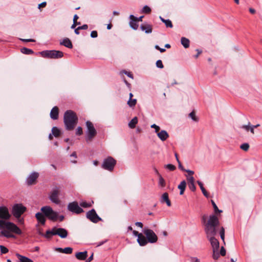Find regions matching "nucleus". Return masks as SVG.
Returning <instances> with one entry per match:
<instances>
[{
    "label": "nucleus",
    "mask_w": 262,
    "mask_h": 262,
    "mask_svg": "<svg viewBox=\"0 0 262 262\" xmlns=\"http://www.w3.org/2000/svg\"><path fill=\"white\" fill-rule=\"evenodd\" d=\"M135 225L136 226H137L138 227H139L140 228H142L143 227V224L141 223V222H136L135 223Z\"/></svg>",
    "instance_id": "nucleus-64"
},
{
    "label": "nucleus",
    "mask_w": 262,
    "mask_h": 262,
    "mask_svg": "<svg viewBox=\"0 0 262 262\" xmlns=\"http://www.w3.org/2000/svg\"><path fill=\"white\" fill-rule=\"evenodd\" d=\"M41 211L48 219L53 222L57 221L58 218V214L57 212L54 211L53 209L49 206H46L41 207Z\"/></svg>",
    "instance_id": "nucleus-5"
},
{
    "label": "nucleus",
    "mask_w": 262,
    "mask_h": 262,
    "mask_svg": "<svg viewBox=\"0 0 262 262\" xmlns=\"http://www.w3.org/2000/svg\"><path fill=\"white\" fill-rule=\"evenodd\" d=\"M197 183L199 185L203 194L205 196L208 197V193H207V191L206 190V189H205V188L204 187L203 183L200 181H198Z\"/></svg>",
    "instance_id": "nucleus-32"
},
{
    "label": "nucleus",
    "mask_w": 262,
    "mask_h": 262,
    "mask_svg": "<svg viewBox=\"0 0 262 262\" xmlns=\"http://www.w3.org/2000/svg\"><path fill=\"white\" fill-rule=\"evenodd\" d=\"M87 130L86 132L85 140L87 142L91 141L97 134L93 124L90 121H87L85 123Z\"/></svg>",
    "instance_id": "nucleus-7"
},
{
    "label": "nucleus",
    "mask_w": 262,
    "mask_h": 262,
    "mask_svg": "<svg viewBox=\"0 0 262 262\" xmlns=\"http://www.w3.org/2000/svg\"><path fill=\"white\" fill-rule=\"evenodd\" d=\"M220 234L221 236V239L223 240L224 243H225V229L224 227H221L220 231Z\"/></svg>",
    "instance_id": "nucleus-41"
},
{
    "label": "nucleus",
    "mask_w": 262,
    "mask_h": 262,
    "mask_svg": "<svg viewBox=\"0 0 262 262\" xmlns=\"http://www.w3.org/2000/svg\"><path fill=\"white\" fill-rule=\"evenodd\" d=\"M137 100L136 99H129V100L127 102V104L130 107H133L135 106Z\"/></svg>",
    "instance_id": "nucleus-38"
},
{
    "label": "nucleus",
    "mask_w": 262,
    "mask_h": 262,
    "mask_svg": "<svg viewBox=\"0 0 262 262\" xmlns=\"http://www.w3.org/2000/svg\"><path fill=\"white\" fill-rule=\"evenodd\" d=\"M179 164V168L182 171H184V170H185V169H184L183 167V166L181 164V162H179L178 163Z\"/></svg>",
    "instance_id": "nucleus-63"
},
{
    "label": "nucleus",
    "mask_w": 262,
    "mask_h": 262,
    "mask_svg": "<svg viewBox=\"0 0 262 262\" xmlns=\"http://www.w3.org/2000/svg\"><path fill=\"white\" fill-rule=\"evenodd\" d=\"M218 217L214 214L209 216V220L204 227V230L207 235H215L216 233V227L219 225Z\"/></svg>",
    "instance_id": "nucleus-3"
},
{
    "label": "nucleus",
    "mask_w": 262,
    "mask_h": 262,
    "mask_svg": "<svg viewBox=\"0 0 262 262\" xmlns=\"http://www.w3.org/2000/svg\"><path fill=\"white\" fill-rule=\"evenodd\" d=\"M21 52L26 55H30L33 53V50L25 47L21 49Z\"/></svg>",
    "instance_id": "nucleus-33"
},
{
    "label": "nucleus",
    "mask_w": 262,
    "mask_h": 262,
    "mask_svg": "<svg viewBox=\"0 0 262 262\" xmlns=\"http://www.w3.org/2000/svg\"><path fill=\"white\" fill-rule=\"evenodd\" d=\"M160 202L162 203H166L169 207L171 206V202L168 198V194L167 192H165L162 194Z\"/></svg>",
    "instance_id": "nucleus-23"
},
{
    "label": "nucleus",
    "mask_w": 262,
    "mask_h": 262,
    "mask_svg": "<svg viewBox=\"0 0 262 262\" xmlns=\"http://www.w3.org/2000/svg\"><path fill=\"white\" fill-rule=\"evenodd\" d=\"M181 42L185 48H188L189 47V40L184 37L181 38Z\"/></svg>",
    "instance_id": "nucleus-28"
},
{
    "label": "nucleus",
    "mask_w": 262,
    "mask_h": 262,
    "mask_svg": "<svg viewBox=\"0 0 262 262\" xmlns=\"http://www.w3.org/2000/svg\"><path fill=\"white\" fill-rule=\"evenodd\" d=\"M254 127H253V125H251L250 127L249 131L252 134H254Z\"/></svg>",
    "instance_id": "nucleus-62"
},
{
    "label": "nucleus",
    "mask_w": 262,
    "mask_h": 262,
    "mask_svg": "<svg viewBox=\"0 0 262 262\" xmlns=\"http://www.w3.org/2000/svg\"><path fill=\"white\" fill-rule=\"evenodd\" d=\"M83 134L82 128V127L79 126L76 129V134L77 135L80 136L81 135Z\"/></svg>",
    "instance_id": "nucleus-49"
},
{
    "label": "nucleus",
    "mask_w": 262,
    "mask_h": 262,
    "mask_svg": "<svg viewBox=\"0 0 262 262\" xmlns=\"http://www.w3.org/2000/svg\"><path fill=\"white\" fill-rule=\"evenodd\" d=\"M73 251V249L71 247H66L63 249V253L66 254H71L72 253Z\"/></svg>",
    "instance_id": "nucleus-44"
},
{
    "label": "nucleus",
    "mask_w": 262,
    "mask_h": 262,
    "mask_svg": "<svg viewBox=\"0 0 262 262\" xmlns=\"http://www.w3.org/2000/svg\"><path fill=\"white\" fill-rule=\"evenodd\" d=\"M188 186H189V189L192 191H194L196 189V187L194 185V183L188 184Z\"/></svg>",
    "instance_id": "nucleus-52"
},
{
    "label": "nucleus",
    "mask_w": 262,
    "mask_h": 262,
    "mask_svg": "<svg viewBox=\"0 0 262 262\" xmlns=\"http://www.w3.org/2000/svg\"><path fill=\"white\" fill-rule=\"evenodd\" d=\"M220 254L222 256H225L226 255V250L223 246L221 248Z\"/></svg>",
    "instance_id": "nucleus-56"
},
{
    "label": "nucleus",
    "mask_w": 262,
    "mask_h": 262,
    "mask_svg": "<svg viewBox=\"0 0 262 262\" xmlns=\"http://www.w3.org/2000/svg\"><path fill=\"white\" fill-rule=\"evenodd\" d=\"M142 13H149L151 12V9L147 6H145L143 7L142 10Z\"/></svg>",
    "instance_id": "nucleus-43"
},
{
    "label": "nucleus",
    "mask_w": 262,
    "mask_h": 262,
    "mask_svg": "<svg viewBox=\"0 0 262 262\" xmlns=\"http://www.w3.org/2000/svg\"><path fill=\"white\" fill-rule=\"evenodd\" d=\"M88 256V252L87 251H85L83 252H77L75 254V257L77 259L79 260H85L86 259V257Z\"/></svg>",
    "instance_id": "nucleus-24"
},
{
    "label": "nucleus",
    "mask_w": 262,
    "mask_h": 262,
    "mask_svg": "<svg viewBox=\"0 0 262 262\" xmlns=\"http://www.w3.org/2000/svg\"><path fill=\"white\" fill-rule=\"evenodd\" d=\"M1 255L6 254L8 252V249L3 245H0Z\"/></svg>",
    "instance_id": "nucleus-37"
},
{
    "label": "nucleus",
    "mask_w": 262,
    "mask_h": 262,
    "mask_svg": "<svg viewBox=\"0 0 262 262\" xmlns=\"http://www.w3.org/2000/svg\"><path fill=\"white\" fill-rule=\"evenodd\" d=\"M78 18V16H77V14H75L74 16L73 24V25L71 26V28L72 29H74L77 25H79L80 24V22H77Z\"/></svg>",
    "instance_id": "nucleus-34"
},
{
    "label": "nucleus",
    "mask_w": 262,
    "mask_h": 262,
    "mask_svg": "<svg viewBox=\"0 0 262 262\" xmlns=\"http://www.w3.org/2000/svg\"><path fill=\"white\" fill-rule=\"evenodd\" d=\"M138 123V118L137 117L133 118L128 123V126L130 128H134L136 127V125Z\"/></svg>",
    "instance_id": "nucleus-29"
},
{
    "label": "nucleus",
    "mask_w": 262,
    "mask_h": 262,
    "mask_svg": "<svg viewBox=\"0 0 262 262\" xmlns=\"http://www.w3.org/2000/svg\"><path fill=\"white\" fill-rule=\"evenodd\" d=\"M156 66L157 68L160 69L163 68L164 66L161 60H158L156 62Z\"/></svg>",
    "instance_id": "nucleus-45"
},
{
    "label": "nucleus",
    "mask_w": 262,
    "mask_h": 262,
    "mask_svg": "<svg viewBox=\"0 0 262 262\" xmlns=\"http://www.w3.org/2000/svg\"><path fill=\"white\" fill-rule=\"evenodd\" d=\"M151 127L153 128H155V132L156 133H157L158 132H159L160 129V127L159 126L155 124H153L152 125H151Z\"/></svg>",
    "instance_id": "nucleus-50"
},
{
    "label": "nucleus",
    "mask_w": 262,
    "mask_h": 262,
    "mask_svg": "<svg viewBox=\"0 0 262 262\" xmlns=\"http://www.w3.org/2000/svg\"><path fill=\"white\" fill-rule=\"evenodd\" d=\"M59 110L57 106L52 108L50 112V117L53 120H57L58 118Z\"/></svg>",
    "instance_id": "nucleus-21"
},
{
    "label": "nucleus",
    "mask_w": 262,
    "mask_h": 262,
    "mask_svg": "<svg viewBox=\"0 0 262 262\" xmlns=\"http://www.w3.org/2000/svg\"><path fill=\"white\" fill-rule=\"evenodd\" d=\"M240 148L244 151H247L249 148V145L248 143H245L241 145Z\"/></svg>",
    "instance_id": "nucleus-42"
},
{
    "label": "nucleus",
    "mask_w": 262,
    "mask_h": 262,
    "mask_svg": "<svg viewBox=\"0 0 262 262\" xmlns=\"http://www.w3.org/2000/svg\"><path fill=\"white\" fill-rule=\"evenodd\" d=\"M131 20L129 22L130 27L134 30H137L138 28L137 24V17H135L133 15H130L129 16Z\"/></svg>",
    "instance_id": "nucleus-18"
},
{
    "label": "nucleus",
    "mask_w": 262,
    "mask_h": 262,
    "mask_svg": "<svg viewBox=\"0 0 262 262\" xmlns=\"http://www.w3.org/2000/svg\"><path fill=\"white\" fill-rule=\"evenodd\" d=\"M47 5L46 2H42L41 4L38 5V8L39 9L40 7H45Z\"/></svg>",
    "instance_id": "nucleus-58"
},
{
    "label": "nucleus",
    "mask_w": 262,
    "mask_h": 262,
    "mask_svg": "<svg viewBox=\"0 0 262 262\" xmlns=\"http://www.w3.org/2000/svg\"><path fill=\"white\" fill-rule=\"evenodd\" d=\"M98 36L97 32L96 31H93L91 33V37L92 38H96Z\"/></svg>",
    "instance_id": "nucleus-54"
},
{
    "label": "nucleus",
    "mask_w": 262,
    "mask_h": 262,
    "mask_svg": "<svg viewBox=\"0 0 262 262\" xmlns=\"http://www.w3.org/2000/svg\"><path fill=\"white\" fill-rule=\"evenodd\" d=\"M52 135L55 137H58L60 135V130L56 126H54L52 129Z\"/></svg>",
    "instance_id": "nucleus-31"
},
{
    "label": "nucleus",
    "mask_w": 262,
    "mask_h": 262,
    "mask_svg": "<svg viewBox=\"0 0 262 262\" xmlns=\"http://www.w3.org/2000/svg\"><path fill=\"white\" fill-rule=\"evenodd\" d=\"M0 234L7 238H15L13 234L20 235L21 230L15 224L0 219Z\"/></svg>",
    "instance_id": "nucleus-1"
},
{
    "label": "nucleus",
    "mask_w": 262,
    "mask_h": 262,
    "mask_svg": "<svg viewBox=\"0 0 262 262\" xmlns=\"http://www.w3.org/2000/svg\"><path fill=\"white\" fill-rule=\"evenodd\" d=\"M207 236L209 238L213 250H219V242L214 237V235H207Z\"/></svg>",
    "instance_id": "nucleus-16"
},
{
    "label": "nucleus",
    "mask_w": 262,
    "mask_h": 262,
    "mask_svg": "<svg viewBox=\"0 0 262 262\" xmlns=\"http://www.w3.org/2000/svg\"><path fill=\"white\" fill-rule=\"evenodd\" d=\"M24 42H34L35 40L33 39H21Z\"/></svg>",
    "instance_id": "nucleus-57"
},
{
    "label": "nucleus",
    "mask_w": 262,
    "mask_h": 262,
    "mask_svg": "<svg viewBox=\"0 0 262 262\" xmlns=\"http://www.w3.org/2000/svg\"><path fill=\"white\" fill-rule=\"evenodd\" d=\"M137 242L140 246H144L147 244L148 242L146 236H144L142 233H140L137 239Z\"/></svg>",
    "instance_id": "nucleus-17"
},
{
    "label": "nucleus",
    "mask_w": 262,
    "mask_h": 262,
    "mask_svg": "<svg viewBox=\"0 0 262 262\" xmlns=\"http://www.w3.org/2000/svg\"><path fill=\"white\" fill-rule=\"evenodd\" d=\"M39 177V173L37 172H33L27 178L26 183L28 186L34 185L36 183L37 179Z\"/></svg>",
    "instance_id": "nucleus-14"
},
{
    "label": "nucleus",
    "mask_w": 262,
    "mask_h": 262,
    "mask_svg": "<svg viewBox=\"0 0 262 262\" xmlns=\"http://www.w3.org/2000/svg\"><path fill=\"white\" fill-rule=\"evenodd\" d=\"M106 242H107V240H105V241H103L102 242H99V243H97V247L100 246L102 245L103 244H104L105 243H106Z\"/></svg>",
    "instance_id": "nucleus-60"
},
{
    "label": "nucleus",
    "mask_w": 262,
    "mask_h": 262,
    "mask_svg": "<svg viewBox=\"0 0 262 262\" xmlns=\"http://www.w3.org/2000/svg\"><path fill=\"white\" fill-rule=\"evenodd\" d=\"M68 209L74 213L80 214L83 212V209L80 207L77 202L70 203L68 205Z\"/></svg>",
    "instance_id": "nucleus-13"
},
{
    "label": "nucleus",
    "mask_w": 262,
    "mask_h": 262,
    "mask_svg": "<svg viewBox=\"0 0 262 262\" xmlns=\"http://www.w3.org/2000/svg\"><path fill=\"white\" fill-rule=\"evenodd\" d=\"M143 231L149 243L153 244L157 242L158 236L153 230L145 228Z\"/></svg>",
    "instance_id": "nucleus-10"
},
{
    "label": "nucleus",
    "mask_w": 262,
    "mask_h": 262,
    "mask_svg": "<svg viewBox=\"0 0 262 262\" xmlns=\"http://www.w3.org/2000/svg\"><path fill=\"white\" fill-rule=\"evenodd\" d=\"M26 207L22 204H15L12 206L11 212L15 218L19 219L26 211Z\"/></svg>",
    "instance_id": "nucleus-8"
},
{
    "label": "nucleus",
    "mask_w": 262,
    "mask_h": 262,
    "mask_svg": "<svg viewBox=\"0 0 262 262\" xmlns=\"http://www.w3.org/2000/svg\"><path fill=\"white\" fill-rule=\"evenodd\" d=\"M158 138L162 141H164L169 137L168 133L165 130H162L157 133Z\"/></svg>",
    "instance_id": "nucleus-19"
},
{
    "label": "nucleus",
    "mask_w": 262,
    "mask_h": 262,
    "mask_svg": "<svg viewBox=\"0 0 262 262\" xmlns=\"http://www.w3.org/2000/svg\"><path fill=\"white\" fill-rule=\"evenodd\" d=\"M60 45L64 46L69 49H72L73 48L72 42L68 38H64L62 41H60Z\"/></svg>",
    "instance_id": "nucleus-25"
},
{
    "label": "nucleus",
    "mask_w": 262,
    "mask_h": 262,
    "mask_svg": "<svg viewBox=\"0 0 262 262\" xmlns=\"http://www.w3.org/2000/svg\"><path fill=\"white\" fill-rule=\"evenodd\" d=\"M196 51L198 52V53L194 56V57L197 58L199 55L202 53V51L199 50V49H196Z\"/></svg>",
    "instance_id": "nucleus-61"
},
{
    "label": "nucleus",
    "mask_w": 262,
    "mask_h": 262,
    "mask_svg": "<svg viewBox=\"0 0 262 262\" xmlns=\"http://www.w3.org/2000/svg\"><path fill=\"white\" fill-rule=\"evenodd\" d=\"M35 217L39 223L41 225H44L46 223V218L43 213L37 212L35 214Z\"/></svg>",
    "instance_id": "nucleus-22"
},
{
    "label": "nucleus",
    "mask_w": 262,
    "mask_h": 262,
    "mask_svg": "<svg viewBox=\"0 0 262 262\" xmlns=\"http://www.w3.org/2000/svg\"><path fill=\"white\" fill-rule=\"evenodd\" d=\"M160 19L163 23H164L165 24L166 27H168V28H172L173 25H172V22L170 20L165 19L161 16H160Z\"/></svg>",
    "instance_id": "nucleus-30"
},
{
    "label": "nucleus",
    "mask_w": 262,
    "mask_h": 262,
    "mask_svg": "<svg viewBox=\"0 0 262 262\" xmlns=\"http://www.w3.org/2000/svg\"><path fill=\"white\" fill-rule=\"evenodd\" d=\"M207 216L206 215V214H204L202 216V217H201V221H202V224H203L204 225V226L205 227L206 226V224L207 223Z\"/></svg>",
    "instance_id": "nucleus-48"
},
{
    "label": "nucleus",
    "mask_w": 262,
    "mask_h": 262,
    "mask_svg": "<svg viewBox=\"0 0 262 262\" xmlns=\"http://www.w3.org/2000/svg\"><path fill=\"white\" fill-rule=\"evenodd\" d=\"M63 122L66 129L71 130L76 125L78 122V117L74 111L68 110L64 114Z\"/></svg>",
    "instance_id": "nucleus-2"
},
{
    "label": "nucleus",
    "mask_w": 262,
    "mask_h": 262,
    "mask_svg": "<svg viewBox=\"0 0 262 262\" xmlns=\"http://www.w3.org/2000/svg\"><path fill=\"white\" fill-rule=\"evenodd\" d=\"M80 205L84 208H87L90 207V204H88L86 202H82L80 204Z\"/></svg>",
    "instance_id": "nucleus-51"
},
{
    "label": "nucleus",
    "mask_w": 262,
    "mask_h": 262,
    "mask_svg": "<svg viewBox=\"0 0 262 262\" xmlns=\"http://www.w3.org/2000/svg\"><path fill=\"white\" fill-rule=\"evenodd\" d=\"M59 194V188L56 187L54 188L52 191H51L49 195V199L50 201L56 204H58L60 203V200L58 198V195Z\"/></svg>",
    "instance_id": "nucleus-11"
},
{
    "label": "nucleus",
    "mask_w": 262,
    "mask_h": 262,
    "mask_svg": "<svg viewBox=\"0 0 262 262\" xmlns=\"http://www.w3.org/2000/svg\"><path fill=\"white\" fill-rule=\"evenodd\" d=\"M116 164V161L112 157H108L104 159L102 167L110 171H113Z\"/></svg>",
    "instance_id": "nucleus-9"
},
{
    "label": "nucleus",
    "mask_w": 262,
    "mask_h": 262,
    "mask_svg": "<svg viewBox=\"0 0 262 262\" xmlns=\"http://www.w3.org/2000/svg\"><path fill=\"white\" fill-rule=\"evenodd\" d=\"M251 126V123L250 122L248 123L247 125H243L241 127L243 129H244L247 132L249 131L250 127Z\"/></svg>",
    "instance_id": "nucleus-46"
},
{
    "label": "nucleus",
    "mask_w": 262,
    "mask_h": 262,
    "mask_svg": "<svg viewBox=\"0 0 262 262\" xmlns=\"http://www.w3.org/2000/svg\"><path fill=\"white\" fill-rule=\"evenodd\" d=\"M211 203H212V205L213 206V209H214V211H215V213H220V212H222V210L219 209V208H218L217 206H216V204L215 203V202L213 200H211Z\"/></svg>",
    "instance_id": "nucleus-40"
},
{
    "label": "nucleus",
    "mask_w": 262,
    "mask_h": 262,
    "mask_svg": "<svg viewBox=\"0 0 262 262\" xmlns=\"http://www.w3.org/2000/svg\"><path fill=\"white\" fill-rule=\"evenodd\" d=\"M187 180L188 181V184H193L194 183V179L193 177H190L187 178Z\"/></svg>",
    "instance_id": "nucleus-55"
},
{
    "label": "nucleus",
    "mask_w": 262,
    "mask_h": 262,
    "mask_svg": "<svg viewBox=\"0 0 262 262\" xmlns=\"http://www.w3.org/2000/svg\"><path fill=\"white\" fill-rule=\"evenodd\" d=\"M220 255L218 253V250H213V255L212 257L214 259H217L219 257Z\"/></svg>",
    "instance_id": "nucleus-47"
},
{
    "label": "nucleus",
    "mask_w": 262,
    "mask_h": 262,
    "mask_svg": "<svg viewBox=\"0 0 262 262\" xmlns=\"http://www.w3.org/2000/svg\"><path fill=\"white\" fill-rule=\"evenodd\" d=\"M11 215L9 212L8 209L5 206L0 207V219L2 220H9Z\"/></svg>",
    "instance_id": "nucleus-15"
},
{
    "label": "nucleus",
    "mask_w": 262,
    "mask_h": 262,
    "mask_svg": "<svg viewBox=\"0 0 262 262\" xmlns=\"http://www.w3.org/2000/svg\"><path fill=\"white\" fill-rule=\"evenodd\" d=\"M186 186V183L185 181H182L180 184L178 185V188L180 190V194L182 195L184 194V192L185 190Z\"/></svg>",
    "instance_id": "nucleus-27"
},
{
    "label": "nucleus",
    "mask_w": 262,
    "mask_h": 262,
    "mask_svg": "<svg viewBox=\"0 0 262 262\" xmlns=\"http://www.w3.org/2000/svg\"><path fill=\"white\" fill-rule=\"evenodd\" d=\"M42 57L51 59L61 58L63 56L62 52L57 50H45L39 52Z\"/></svg>",
    "instance_id": "nucleus-6"
},
{
    "label": "nucleus",
    "mask_w": 262,
    "mask_h": 262,
    "mask_svg": "<svg viewBox=\"0 0 262 262\" xmlns=\"http://www.w3.org/2000/svg\"><path fill=\"white\" fill-rule=\"evenodd\" d=\"M191 259L193 262H200V260L197 257H191Z\"/></svg>",
    "instance_id": "nucleus-59"
},
{
    "label": "nucleus",
    "mask_w": 262,
    "mask_h": 262,
    "mask_svg": "<svg viewBox=\"0 0 262 262\" xmlns=\"http://www.w3.org/2000/svg\"><path fill=\"white\" fill-rule=\"evenodd\" d=\"M164 167L165 168L168 169L170 171H173L176 168V167L174 165L171 164H168L167 165H165Z\"/></svg>",
    "instance_id": "nucleus-39"
},
{
    "label": "nucleus",
    "mask_w": 262,
    "mask_h": 262,
    "mask_svg": "<svg viewBox=\"0 0 262 262\" xmlns=\"http://www.w3.org/2000/svg\"><path fill=\"white\" fill-rule=\"evenodd\" d=\"M86 216L92 222L94 223H97L102 220L101 218L98 215L94 209L89 211L86 213Z\"/></svg>",
    "instance_id": "nucleus-12"
},
{
    "label": "nucleus",
    "mask_w": 262,
    "mask_h": 262,
    "mask_svg": "<svg viewBox=\"0 0 262 262\" xmlns=\"http://www.w3.org/2000/svg\"><path fill=\"white\" fill-rule=\"evenodd\" d=\"M156 172L159 176V184L161 185L162 187H164L165 186V182L164 179L162 178V177L158 173L157 170H156Z\"/></svg>",
    "instance_id": "nucleus-35"
},
{
    "label": "nucleus",
    "mask_w": 262,
    "mask_h": 262,
    "mask_svg": "<svg viewBox=\"0 0 262 262\" xmlns=\"http://www.w3.org/2000/svg\"><path fill=\"white\" fill-rule=\"evenodd\" d=\"M122 73H123L124 74L126 75L128 77L133 79V75L130 72H128L125 70H123V71H122Z\"/></svg>",
    "instance_id": "nucleus-53"
},
{
    "label": "nucleus",
    "mask_w": 262,
    "mask_h": 262,
    "mask_svg": "<svg viewBox=\"0 0 262 262\" xmlns=\"http://www.w3.org/2000/svg\"><path fill=\"white\" fill-rule=\"evenodd\" d=\"M16 256L19 259L20 262H34L32 259L27 257L23 256L18 253L16 254Z\"/></svg>",
    "instance_id": "nucleus-26"
},
{
    "label": "nucleus",
    "mask_w": 262,
    "mask_h": 262,
    "mask_svg": "<svg viewBox=\"0 0 262 262\" xmlns=\"http://www.w3.org/2000/svg\"><path fill=\"white\" fill-rule=\"evenodd\" d=\"M189 117L194 122H198L199 118L195 116V112L194 111L191 112L189 114Z\"/></svg>",
    "instance_id": "nucleus-36"
},
{
    "label": "nucleus",
    "mask_w": 262,
    "mask_h": 262,
    "mask_svg": "<svg viewBox=\"0 0 262 262\" xmlns=\"http://www.w3.org/2000/svg\"><path fill=\"white\" fill-rule=\"evenodd\" d=\"M68 235V231L62 228L53 227L51 230L46 231L44 236L47 238H50L52 236L58 235L61 238H65Z\"/></svg>",
    "instance_id": "nucleus-4"
},
{
    "label": "nucleus",
    "mask_w": 262,
    "mask_h": 262,
    "mask_svg": "<svg viewBox=\"0 0 262 262\" xmlns=\"http://www.w3.org/2000/svg\"><path fill=\"white\" fill-rule=\"evenodd\" d=\"M140 28L142 31H144L146 34H149L152 32V26L148 24H143L141 25Z\"/></svg>",
    "instance_id": "nucleus-20"
}]
</instances>
